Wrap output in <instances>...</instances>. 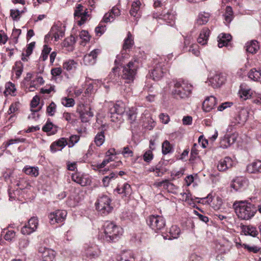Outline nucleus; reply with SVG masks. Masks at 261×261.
<instances>
[{
    "mask_svg": "<svg viewBox=\"0 0 261 261\" xmlns=\"http://www.w3.org/2000/svg\"><path fill=\"white\" fill-rule=\"evenodd\" d=\"M77 112L80 115V119L83 122H87L93 117L91 112V108L89 105L80 104L77 108Z\"/></svg>",
    "mask_w": 261,
    "mask_h": 261,
    "instance_id": "423d86ee",
    "label": "nucleus"
},
{
    "mask_svg": "<svg viewBox=\"0 0 261 261\" xmlns=\"http://www.w3.org/2000/svg\"><path fill=\"white\" fill-rule=\"evenodd\" d=\"M35 230L33 229L28 224L27 225L24 226L21 229V233L24 235H28L34 231Z\"/></svg>",
    "mask_w": 261,
    "mask_h": 261,
    "instance_id": "69168bd1",
    "label": "nucleus"
},
{
    "mask_svg": "<svg viewBox=\"0 0 261 261\" xmlns=\"http://www.w3.org/2000/svg\"><path fill=\"white\" fill-rule=\"evenodd\" d=\"M165 63L158 64L151 72L152 79L154 81L160 80L168 71Z\"/></svg>",
    "mask_w": 261,
    "mask_h": 261,
    "instance_id": "9b49d317",
    "label": "nucleus"
},
{
    "mask_svg": "<svg viewBox=\"0 0 261 261\" xmlns=\"http://www.w3.org/2000/svg\"><path fill=\"white\" fill-rule=\"evenodd\" d=\"M30 241L27 238H22L19 241V248L21 251H25L29 247Z\"/></svg>",
    "mask_w": 261,
    "mask_h": 261,
    "instance_id": "a18cd8bd",
    "label": "nucleus"
},
{
    "mask_svg": "<svg viewBox=\"0 0 261 261\" xmlns=\"http://www.w3.org/2000/svg\"><path fill=\"white\" fill-rule=\"evenodd\" d=\"M225 20L227 23H230L233 18V12L230 6H227L225 9V12L224 14Z\"/></svg>",
    "mask_w": 261,
    "mask_h": 261,
    "instance_id": "4c0bfd02",
    "label": "nucleus"
},
{
    "mask_svg": "<svg viewBox=\"0 0 261 261\" xmlns=\"http://www.w3.org/2000/svg\"><path fill=\"white\" fill-rule=\"evenodd\" d=\"M116 191L119 194H123L125 197H128L132 194L131 187L127 183H125L122 188L117 187L116 189Z\"/></svg>",
    "mask_w": 261,
    "mask_h": 261,
    "instance_id": "7c9ffc66",
    "label": "nucleus"
},
{
    "mask_svg": "<svg viewBox=\"0 0 261 261\" xmlns=\"http://www.w3.org/2000/svg\"><path fill=\"white\" fill-rule=\"evenodd\" d=\"M114 19L115 18L113 16V14H111L109 12L105 14L101 21L103 23H107L109 22H112Z\"/></svg>",
    "mask_w": 261,
    "mask_h": 261,
    "instance_id": "e2e57ef3",
    "label": "nucleus"
},
{
    "mask_svg": "<svg viewBox=\"0 0 261 261\" xmlns=\"http://www.w3.org/2000/svg\"><path fill=\"white\" fill-rule=\"evenodd\" d=\"M83 6L82 4H78L75 8L74 13V16L76 19L81 18L82 15L83 11Z\"/></svg>",
    "mask_w": 261,
    "mask_h": 261,
    "instance_id": "864d4df0",
    "label": "nucleus"
},
{
    "mask_svg": "<svg viewBox=\"0 0 261 261\" xmlns=\"http://www.w3.org/2000/svg\"><path fill=\"white\" fill-rule=\"evenodd\" d=\"M65 27L61 23L54 25L50 32L45 36V41L47 42L48 40L51 38H54L56 41L62 38L65 35Z\"/></svg>",
    "mask_w": 261,
    "mask_h": 261,
    "instance_id": "39448f33",
    "label": "nucleus"
},
{
    "mask_svg": "<svg viewBox=\"0 0 261 261\" xmlns=\"http://www.w3.org/2000/svg\"><path fill=\"white\" fill-rule=\"evenodd\" d=\"M137 108L136 107H132L127 112L128 119L130 123L134 122L137 118Z\"/></svg>",
    "mask_w": 261,
    "mask_h": 261,
    "instance_id": "37998d69",
    "label": "nucleus"
},
{
    "mask_svg": "<svg viewBox=\"0 0 261 261\" xmlns=\"http://www.w3.org/2000/svg\"><path fill=\"white\" fill-rule=\"evenodd\" d=\"M96 208L98 211L110 212L113 207L110 206V199L106 195L100 197L95 203Z\"/></svg>",
    "mask_w": 261,
    "mask_h": 261,
    "instance_id": "9d476101",
    "label": "nucleus"
},
{
    "mask_svg": "<svg viewBox=\"0 0 261 261\" xmlns=\"http://www.w3.org/2000/svg\"><path fill=\"white\" fill-rule=\"evenodd\" d=\"M226 80V74L218 72L211 77L208 80L210 85L214 88L220 87L225 83Z\"/></svg>",
    "mask_w": 261,
    "mask_h": 261,
    "instance_id": "ddd939ff",
    "label": "nucleus"
},
{
    "mask_svg": "<svg viewBox=\"0 0 261 261\" xmlns=\"http://www.w3.org/2000/svg\"><path fill=\"white\" fill-rule=\"evenodd\" d=\"M217 103L216 98L213 96H211L206 98L203 102L202 108L205 112H210L215 108Z\"/></svg>",
    "mask_w": 261,
    "mask_h": 261,
    "instance_id": "6ab92c4d",
    "label": "nucleus"
},
{
    "mask_svg": "<svg viewBox=\"0 0 261 261\" xmlns=\"http://www.w3.org/2000/svg\"><path fill=\"white\" fill-rule=\"evenodd\" d=\"M121 154L125 158L133 156V151L128 146L123 148Z\"/></svg>",
    "mask_w": 261,
    "mask_h": 261,
    "instance_id": "4d7b16f0",
    "label": "nucleus"
},
{
    "mask_svg": "<svg viewBox=\"0 0 261 261\" xmlns=\"http://www.w3.org/2000/svg\"><path fill=\"white\" fill-rule=\"evenodd\" d=\"M193 38L191 36L186 37L183 50L184 52L192 53L194 56L198 57L200 55L199 47L197 44L193 43Z\"/></svg>",
    "mask_w": 261,
    "mask_h": 261,
    "instance_id": "6e6552de",
    "label": "nucleus"
},
{
    "mask_svg": "<svg viewBox=\"0 0 261 261\" xmlns=\"http://www.w3.org/2000/svg\"><path fill=\"white\" fill-rule=\"evenodd\" d=\"M16 185L21 190L26 189L30 186L29 182L23 178H20L19 180H16Z\"/></svg>",
    "mask_w": 261,
    "mask_h": 261,
    "instance_id": "49530a36",
    "label": "nucleus"
},
{
    "mask_svg": "<svg viewBox=\"0 0 261 261\" xmlns=\"http://www.w3.org/2000/svg\"><path fill=\"white\" fill-rule=\"evenodd\" d=\"M232 160L228 156L221 159L218 163L217 169L220 172L225 171L233 166Z\"/></svg>",
    "mask_w": 261,
    "mask_h": 261,
    "instance_id": "f3484780",
    "label": "nucleus"
},
{
    "mask_svg": "<svg viewBox=\"0 0 261 261\" xmlns=\"http://www.w3.org/2000/svg\"><path fill=\"white\" fill-rule=\"evenodd\" d=\"M242 231L245 235L249 234L252 237H256L258 233L256 228L252 226H243Z\"/></svg>",
    "mask_w": 261,
    "mask_h": 261,
    "instance_id": "473e14b6",
    "label": "nucleus"
},
{
    "mask_svg": "<svg viewBox=\"0 0 261 261\" xmlns=\"http://www.w3.org/2000/svg\"><path fill=\"white\" fill-rule=\"evenodd\" d=\"M67 144L66 139L64 138H62L51 143L50 146V150L51 152L55 153L57 151L61 150Z\"/></svg>",
    "mask_w": 261,
    "mask_h": 261,
    "instance_id": "aec40b11",
    "label": "nucleus"
},
{
    "mask_svg": "<svg viewBox=\"0 0 261 261\" xmlns=\"http://www.w3.org/2000/svg\"><path fill=\"white\" fill-rule=\"evenodd\" d=\"M158 187H163L164 189L168 190L169 189H171V187L173 186V184L170 182L168 180H165L159 182L157 184Z\"/></svg>",
    "mask_w": 261,
    "mask_h": 261,
    "instance_id": "5fc2aeb1",
    "label": "nucleus"
},
{
    "mask_svg": "<svg viewBox=\"0 0 261 261\" xmlns=\"http://www.w3.org/2000/svg\"><path fill=\"white\" fill-rule=\"evenodd\" d=\"M138 67V61L135 59L129 61L124 66L122 70V77L125 80L127 83L133 82L137 73Z\"/></svg>",
    "mask_w": 261,
    "mask_h": 261,
    "instance_id": "7ed1b4c3",
    "label": "nucleus"
},
{
    "mask_svg": "<svg viewBox=\"0 0 261 261\" xmlns=\"http://www.w3.org/2000/svg\"><path fill=\"white\" fill-rule=\"evenodd\" d=\"M66 217V213H50L48 217L51 224L61 223Z\"/></svg>",
    "mask_w": 261,
    "mask_h": 261,
    "instance_id": "b1692460",
    "label": "nucleus"
},
{
    "mask_svg": "<svg viewBox=\"0 0 261 261\" xmlns=\"http://www.w3.org/2000/svg\"><path fill=\"white\" fill-rule=\"evenodd\" d=\"M99 49H94L89 54L84 56L83 62L85 65H92L95 63L97 57L100 54Z\"/></svg>",
    "mask_w": 261,
    "mask_h": 261,
    "instance_id": "2eb2a0df",
    "label": "nucleus"
},
{
    "mask_svg": "<svg viewBox=\"0 0 261 261\" xmlns=\"http://www.w3.org/2000/svg\"><path fill=\"white\" fill-rule=\"evenodd\" d=\"M88 11L87 9L83 11L81 18L80 20H77V23L79 25H82L86 22L87 17L88 16Z\"/></svg>",
    "mask_w": 261,
    "mask_h": 261,
    "instance_id": "052dcab7",
    "label": "nucleus"
},
{
    "mask_svg": "<svg viewBox=\"0 0 261 261\" xmlns=\"http://www.w3.org/2000/svg\"><path fill=\"white\" fill-rule=\"evenodd\" d=\"M169 233L170 237L173 239L177 238L180 233V229L177 226H172L170 228Z\"/></svg>",
    "mask_w": 261,
    "mask_h": 261,
    "instance_id": "09e8293b",
    "label": "nucleus"
},
{
    "mask_svg": "<svg viewBox=\"0 0 261 261\" xmlns=\"http://www.w3.org/2000/svg\"><path fill=\"white\" fill-rule=\"evenodd\" d=\"M39 253L43 261H53L56 255L53 250L46 247L39 248Z\"/></svg>",
    "mask_w": 261,
    "mask_h": 261,
    "instance_id": "dca6fc26",
    "label": "nucleus"
},
{
    "mask_svg": "<svg viewBox=\"0 0 261 261\" xmlns=\"http://www.w3.org/2000/svg\"><path fill=\"white\" fill-rule=\"evenodd\" d=\"M236 139L233 136L226 135L220 141V146L226 148L234 143Z\"/></svg>",
    "mask_w": 261,
    "mask_h": 261,
    "instance_id": "c756f323",
    "label": "nucleus"
},
{
    "mask_svg": "<svg viewBox=\"0 0 261 261\" xmlns=\"http://www.w3.org/2000/svg\"><path fill=\"white\" fill-rule=\"evenodd\" d=\"M148 221L149 226L156 231L162 229L165 226V219L161 215H151L149 217Z\"/></svg>",
    "mask_w": 261,
    "mask_h": 261,
    "instance_id": "0eeeda50",
    "label": "nucleus"
},
{
    "mask_svg": "<svg viewBox=\"0 0 261 261\" xmlns=\"http://www.w3.org/2000/svg\"><path fill=\"white\" fill-rule=\"evenodd\" d=\"M16 90V89L15 88V86L12 83L8 82L6 84L5 90L4 92L5 94H9L14 96L15 95Z\"/></svg>",
    "mask_w": 261,
    "mask_h": 261,
    "instance_id": "e433bc0d",
    "label": "nucleus"
},
{
    "mask_svg": "<svg viewBox=\"0 0 261 261\" xmlns=\"http://www.w3.org/2000/svg\"><path fill=\"white\" fill-rule=\"evenodd\" d=\"M40 108L37 110L31 109L32 113L28 116V119H33L36 120L39 118V114L38 113Z\"/></svg>",
    "mask_w": 261,
    "mask_h": 261,
    "instance_id": "774afa93",
    "label": "nucleus"
},
{
    "mask_svg": "<svg viewBox=\"0 0 261 261\" xmlns=\"http://www.w3.org/2000/svg\"><path fill=\"white\" fill-rule=\"evenodd\" d=\"M122 233V228L112 222H106L103 225V231L100 235L103 240L111 242Z\"/></svg>",
    "mask_w": 261,
    "mask_h": 261,
    "instance_id": "f257e3e1",
    "label": "nucleus"
},
{
    "mask_svg": "<svg viewBox=\"0 0 261 261\" xmlns=\"http://www.w3.org/2000/svg\"><path fill=\"white\" fill-rule=\"evenodd\" d=\"M232 206L235 212H261V205L252 204L248 200H236Z\"/></svg>",
    "mask_w": 261,
    "mask_h": 261,
    "instance_id": "f03ea898",
    "label": "nucleus"
},
{
    "mask_svg": "<svg viewBox=\"0 0 261 261\" xmlns=\"http://www.w3.org/2000/svg\"><path fill=\"white\" fill-rule=\"evenodd\" d=\"M105 140L103 132L98 133L95 137L94 142L97 146H100L103 144Z\"/></svg>",
    "mask_w": 261,
    "mask_h": 261,
    "instance_id": "79ce46f5",
    "label": "nucleus"
},
{
    "mask_svg": "<svg viewBox=\"0 0 261 261\" xmlns=\"http://www.w3.org/2000/svg\"><path fill=\"white\" fill-rule=\"evenodd\" d=\"M56 105L54 102H51L47 107L46 112L50 116L54 115L56 111Z\"/></svg>",
    "mask_w": 261,
    "mask_h": 261,
    "instance_id": "6e6d98bb",
    "label": "nucleus"
},
{
    "mask_svg": "<svg viewBox=\"0 0 261 261\" xmlns=\"http://www.w3.org/2000/svg\"><path fill=\"white\" fill-rule=\"evenodd\" d=\"M239 94L241 98L244 100L248 99L252 96L253 94L252 91L249 88H241V90L239 91Z\"/></svg>",
    "mask_w": 261,
    "mask_h": 261,
    "instance_id": "c9c22d12",
    "label": "nucleus"
},
{
    "mask_svg": "<svg viewBox=\"0 0 261 261\" xmlns=\"http://www.w3.org/2000/svg\"><path fill=\"white\" fill-rule=\"evenodd\" d=\"M210 34V30L205 28L203 29L200 32L198 38H197V41L198 43L201 45H204L206 44Z\"/></svg>",
    "mask_w": 261,
    "mask_h": 261,
    "instance_id": "c85d7f7f",
    "label": "nucleus"
},
{
    "mask_svg": "<svg viewBox=\"0 0 261 261\" xmlns=\"http://www.w3.org/2000/svg\"><path fill=\"white\" fill-rule=\"evenodd\" d=\"M118 261H134L133 254L130 251H125L121 253Z\"/></svg>",
    "mask_w": 261,
    "mask_h": 261,
    "instance_id": "58836bf2",
    "label": "nucleus"
},
{
    "mask_svg": "<svg viewBox=\"0 0 261 261\" xmlns=\"http://www.w3.org/2000/svg\"><path fill=\"white\" fill-rule=\"evenodd\" d=\"M197 199H198L197 201L198 203L204 205H210L215 211L219 210L222 203L221 199L219 197H217L216 200H213L211 194H208L205 197L197 198Z\"/></svg>",
    "mask_w": 261,
    "mask_h": 261,
    "instance_id": "1a4fd4ad",
    "label": "nucleus"
},
{
    "mask_svg": "<svg viewBox=\"0 0 261 261\" xmlns=\"http://www.w3.org/2000/svg\"><path fill=\"white\" fill-rule=\"evenodd\" d=\"M23 171L27 175L33 177H37L39 175V169L37 167L25 166Z\"/></svg>",
    "mask_w": 261,
    "mask_h": 261,
    "instance_id": "2f4dec72",
    "label": "nucleus"
},
{
    "mask_svg": "<svg viewBox=\"0 0 261 261\" xmlns=\"http://www.w3.org/2000/svg\"><path fill=\"white\" fill-rule=\"evenodd\" d=\"M38 224V220L35 217H32L28 221V225L30 227L35 230L37 227Z\"/></svg>",
    "mask_w": 261,
    "mask_h": 261,
    "instance_id": "680f3d73",
    "label": "nucleus"
},
{
    "mask_svg": "<svg viewBox=\"0 0 261 261\" xmlns=\"http://www.w3.org/2000/svg\"><path fill=\"white\" fill-rule=\"evenodd\" d=\"M245 182L241 178H237L233 180L231 184V187L236 191H238L243 188Z\"/></svg>",
    "mask_w": 261,
    "mask_h": 261,
    "instance_id": "f704fd0d",
    "label": "nucleus"
},
{
    "mask_svg": "<svg viewBox=\"0 0 261 261\" xmlns=\"http://www.w3.org/2000/svg\"><path fill=\"white\" fill-rule=\"evenodd\" d=\"M192 90V86L185 81H177L174 84L172 93L180 98L188 97Z\"/></svg>",
    "mask_w": 261,
    "mask_h": 261,
    "instance_id": "20e7f679",
    "label": "nucleus"
},
{
    "mask_svg": "<svg viewBox=\"0 0 261 261\" xmlns=\"http://www.w3.org/2000/svg\"><path fill=\"white\" fill-rule=\"evenodd\" d=\"M134 44V37L131 33L128 32L127 34V37L124 40L123 48L121 51L122 55L125 54L127 51H129Z\"/></svg>",
    "mask_w": 261,
    "mask_h": 261,
    "instance_id": "412c9836",
    "label": "nucleus"
},
{
    "mask_svg": "<svg viewBox=\"0 0 261 261\" xmlns=\"http://www.w3.org/2000/svg\"><path fill=\"white\" fill-rule=\"evenodd\" d=\"M109 111L111 114L121 115L125 112V104L121 101H117L115 103H112L109 106Z\"/></svg>",
    "mask_w": 261,
    "mask_h": 261,
    "instance_id": "a211bd4d",
    "label": "nucleus"
},
{
    "mask_svg": "<svg viewBox=\"0 0 261 261\" xmlns=\"http://www.w3.org/2000/svg\"><path fill=\"white\" fill-rule=\"evenodd\" d=\"M42 130L44 132L49 133L50 135H53L57 132V127L54 125L53 123L47 121L42 127Z\"/></svg>",
    "mask_w": 261,
    "mask_h": 261,
    "instance_id": "72a5a7b5",
    "label": "nucleus"
},
{
    "mask_svg": "<svg viewBox=\"0 0 261 261\" xmlns=\"http://www.w3.org/2000/svg\"><path fill=\"white\" fill-rule=\"evenodd\" d=\"M259 48L258 42L256 40L248 42L246 44L247 52L251 54H255Z\"/></svg>",
    "mask_w": 261,
    "mask_h": 261,
    "instance_id": "cd10ccee",
    "label": "nucleus"
},
{
    "mask_svg": "<svg viewBox=\"0 0 261 261\" xmlns=\"http://www.w3.org/2000/svg\"><path fill=\"white\" fill-rule=\"evenodd\" d=\"M153 155L151 150H148L144 153L143 159L146 162L149 163L153 159Z\"/></svg>",
    "mask_w": 261,
    "mask_h": 261,
    "instance_id": "bf43d9fd",
    "label": "nucleus"
},
{
    "mask_svg": "<svg viewBox=\"0 0 261 261\" xmlns=\"http://www.w3.org/2000/svg\"><path fill=\"white\" fill-rule=\"evenodd\" d=\"M260 76L261 73L260 71L257 70L255 68L251 69L248 73V77L254 81H257Z\"/></svg>",
    "mask_w": 261,
    "mask_h": 261,
    "instance_id": "ea45409f",
    "label": "nucleus"
},
{
    "mask_svg": "<svg viewBox=\"0 0 261 261\" xmlns=\"http://www.w3.org/2000/svg\"><path fill=\"white\" fill-rule=\"evenodd\" d=\"M62 104L66 107H72L75 104L74 100L72 98L63 97L61 99Z\"/></svg>",
    "mask_w": 261,
    "mask_h": 261,
    "instance_id": "de8ad7c7",
    "label": "nucleus"
},
{
    "mask_svg": "<svg viewBox=\"0 0 261 261\" xmlns=\"http://www.w3.org/2000/svg\"><path fill=\"white\" fill-rule=\"evenodd\" d=\"M117 177L115 173L112 172L109 175L105 176L102 179V183L105 187H108L112 179H114Z\"/></svg>",
    "mask_w": 261,
    "mask_h": 261,
    "instance_id": "603ef678",
    "label": "nucleus"
},
{
    "mask_svg": "<svg viewBox=\"0 0 261 261\" xmlns=\"http://www.w3.org/2000/svg\"><path fill=\"white\" fill-rule=\"evenodd\" d=\"M72 180L82 186H86L90 184V180L88 175L76 172L72 174Z\"/></svg>",
    "mask_w": 261,
    "mask_h": 261,
    "instance_id": "4468645a",
    "label": "nucleus"
},
{
    "mask_svg": "<svg viewBox=\"0 0 261 261\" xmlns=\"http://www.w3.org/2000/svg\"><path fill=\"white\" fill-rule=\"evenodd\" d=\"M106 26L105 24H103V22L101 21L100 22L99 24L97 27H96L95 29V32L97 36H101L102 34H103L106 30Z\"/></svg>",
    "mask_w": 261,
    "mask_h": 261,
    "instance_id": "3c124183",
    "label": "nucleus"
},
{
    "mask_svg": "<svg viewBox=\"0 0 261 261\" xmlns=\"http://www.w3.org/2000/svg\"><path fill=\"white\" fill-rule=\"evenodd\" d=\"M100 253V251L95 245L88 247L85 250L86 256L91 259L98 257Z\"/></svg>",
    "mask_w": 261,
    "mask_h": 261,
    "instance_id": "5701e85b",
    "label": "nucleus"
},
{
    "mask_svg": "<svg viewBox=\"0 0 261 261\" xmlns=\"http://www.w3.org/2000/svg\"><path fill=\"white\" fill-rule=\"evenodd\" d=\"M80 38L87 42L90 40V36L87 31L83 30L80 32L79 35Z\"/></svg>",
    "mask_w": 261,
    "mask_h": 261,
    "instance_id": "0e129e2a",
    "label": "nucleus"
},
{
    "mask_svg": "<svg viewBox=\"0 0 261 261\" xmlns=\"http://www.w3.org/2000/svg\"><path fill=\"white\" fill-rule=\"evenodd\" d=\"M15 233L13 230L7 231L4 235V238L7 241H11L15 237Z\"/></svg>",
    "mask_w": 261,
    "mask_h": 261,
    "instance_id": "338daca9",
    "label": "nucleus"
},
{
    "mask_svg": "<svg viewBox=\"0 0 261 261\" xmlns=\"http://www.w3.org/2000/svg\"><path fill=\"white\" fill-rule=\"evenodd\" d=\"M140 2L139 1H136L133 3L132 5V8L130 10V14L136 17L138 11L140 10Z\"/></svg>",
    "mask_w": 261,
    "mask_h": 261,
    "instance_id": "c03bdc74",
    "label": "nucleus"
},
{
    "mask_svg": "<svg viewBox=\"0 0 261 261\" xmlns=\"http://www.w3.org/2000/svg\"><path fill=\"white\" fill-rule=\"evenodd\" d=\"M165 10L161 12L158 11L152 13V17L154 18H160L165 21L169 25H173L175 19L174 15L169 11L165 12Z\"/></svg>",
    "mask_w": 261,
    "mask_h": 261,
    "instance_id": "f8f14e48",
    "label": "nucleus"
},
{
    "mask_svg": "<svg viewBox=\"0 0 261 261\" xmlns=\"http://www.w3.org/2000/svg\"><path fill=\"white\" fill-rule=\"evenodd\" d=\"M247 170L250 173L261 172V161L255 160L248 165L247 167Z\"/></svg>",
    "mask_w": 261,
    "mask_h": 261,
    "instance_id": "393cba45",
    "label": "nucleus"
},
{
    "mask_svg": "<svg viewBox=\"0 0 261 261\" xmlns=\"http://www.w3.org/2000/svg\"><path fill=\"white\" fill-rule=\"evenodd\" d=\"M162 147V153L164 155L169 153L173 151L172 145L167 140H165L163 142Z\"/></svg>",
    "mask_w": 261,
    "mask_h": 261,
    "instance_id": "a19ab883",
    "label": "nucleus"
},
{
    "mask_svg": "<svg viewBox=\"0 0 261 261\" xmlns=\"http://www.w3.org/2000/svg\"><path fill=\"white\" fill-rule=\"evenodd\" d=\"M218 46L221 48L228 45L231 39V36L229 34H221L218 36Z\"/></svg>",
    "mask_w": 261,
    "mask_h": 261,
    "instance_id": "bb28decb",
    "label": "nucleus"
},
{
    "mask_svg": "<svg viewBox=\"0 0 261 261\" xmlns=\"http://www.w3.org/2000/svg\"><path fill=\"white\" fill-rule=\"evenodd\" d=\"M210 15L208 13L205 14H200L197 19V22L199 25H203L205 24L209 19Z\"/></svg>",
    "mask_w": 261,
    "mask_h": 261,
    "instance_id": "8fccbe9b",
    "label": "nucleus"
},
{
    "mask_svg": "<svg viewBox=\"0 0 261 261\" xmlns=\"http://www.w3.org/2000/svg\"><path fill=\"white\" fill-rule=\"evenodd\" d=\"M24 12L23 11L20 12L17 9H12L10 11V16L13 20H17L20 18L21 13Z\"/></svg>",
    "mask_w": 261,
    "mask_h": 261,
    "instance_id": "13d9d810",
    "label": "nucleus"
},
{
    "mask_svg": "<svg viewBox=\"0 0 261 261\" xmlns=\"http://www.w3.org/2000/svg\"><path fill=\"white\" fill-rule=\"evenodd\" d=\"M247 113L245 110H242L233 118L232 123L234 125L237 124H243L247 119Z\"/></svg>",
    "mask_w": 261,
    "mask_h": 261,
    "instance_id": "4be33fe9",
    "label": "nucleus"
},
{
    "mask_svg": "<svg viewBox=\"0 0 261 261\" xmlns=\"http://www.w3.org/2000/svg\"><path fill=\"white\" fill-rule=\"evenodd\" d=\"M77 66V63L73 60H68L64 62L63 68L68 72H73Z\"/></svg>",
    "mask_w": 261,
    "mask_h": 261,
    "instance_id": "a878e982",
    "label": "nucleus"
}]
</instances>
